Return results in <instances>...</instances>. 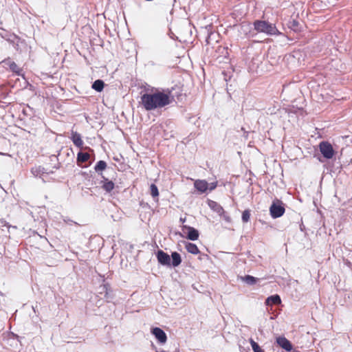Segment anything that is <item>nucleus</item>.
Masks as SVG:
<instances>
[{"label":"nucleus","mask_w":352,"mask_h":352,"mask_svg":"<svg viewBox=\"0 0 352 352\" xmlns=\"http://www.w3.org/2000/svg\"><path fill=\"white\" fill-rule=\"evenodd\" d=\"M104 83L102 80H96L92 85V88L100 92L102 91L104 88Z\"/></svg>","instance_id":"16"},{"label":"nucleus","mask_w":352,"mask_h":352,"mask_svg":"<svg viewBox=\"0 0 352 352\" xmlns=\"http://www.w3.org/2000/svg\"><path fill=\"white\" fill-rule=\"evenodd\" d=\"M242 278L243 280L248 285H254L258 281V278L250 275L245 276Z\"/></svg>","instance_id":"17"},{"label":"nucleus","mask_w":352,"mask_h":352,"mask_svg":"<svg viewBox=\"0 0 352 352\" xmlns=\"http://www.w3.org/2000/svg\"><path fill=\"white\" fill-rule=\"evenodd\" d=\"M223 217V219H225V221H226L227 222H230L231 221V218L229 215L225 214V212L223 214H222Z\"/></svg>","instance_id":"25"},{"label":"nucleus","mask_w":352,"mask_h":352,"mask_svg":"<svg viewBox=\"0 0 352 352\" xmlns=\"http://www.w3.org/2000/svg\"><path fill=\"white\" fill-rule=\"evenodd\" d=\"M280 303H281L280 298L277 294L268 297L265 300V304L267 306H272L273 305H279Z\"/></svg>","instance_id":"11"},{"label":"nucleus","mask_w":352,"mask_h":352,"mask_svg":"<svg viewBox=\"0 0 352 352\" xmlns=\"http://www.w3.org/2000/svg\"><path fill=\"white\" fill-rule=\"evenodd\" d=\"M71 139L75 146L78 148L82 147L83 141L82 140L81 136L79 133L76 131H72Z\"/></svg>","instance_id":"9"},{"label":"nucleus","mask_w":352,"mask_h":352,"mask_svg":"<svg viewBox=\"0 0 352 352\" xmlns=\"http://www.w3.org/2000/svg\"><path fill=\"white\" fill-rule=\"evenodd\" d=\"M150 190H151V195L153 197H158V195H159L158 189H157V187L155 184H153L151 185Z\"/></svg>","instance_id":"21"},{"label":"nucleus","mask_w":352,"mask_h":352,"mask_svg":"<svg viewBox=\"0 0 352 352\" xmlns=\"http://www.w3.org/2000/svg\"><path fill=\"white\" fill-rule=\"evenodd\" d=\"M208 206L212 210L218 213L219 215H222V214L224 213L223 208L216 201H209Z\"/></svg>","instance_id":"10"},{"label":"nucleus","mask_w":352,"mask_h":352,"mask_svg":"<svg viewBox=\"0 0 352 352\" xmlns=\"http://www.w3.org/2000/svg\"><path fill=\"white\" fill-rule=\"evenodd\" d=\"M172 263L170 262V266L177 267L180 265L182 262L181 256L179 253L175 252L171 254Z\"/></svg>","instance_id":"12"},{"label":"nucleus","mask_w":352,"mask_h":352,"mask_svg":"<svg viewBox=\"0 0 352 352\" xmlns=\"http://www.w3.org/2000/svg\"><path fill=\"white\" fill-rule=\"evenodd\" d=\"M250 217V211L248 210H244L243 214H242V220H243V221L245 222V223L249 221Z\"/></svg>","instance_id":"23"},{"label":"nucleus","mask_w":352,"mask_h":352,"mask_svg":"<svg viewBox=\"0 0 352 352\" xmlns=\"http://www.w3.org/2000/svg\"><path fill=\"white\" fill-rule=\"evenodd\" d=\"M172 101L170 92L156 90L154 92L146 93L141 96V104L147 111L162 108Z\"/></svg>","instance_id":"1"},{"label":"nucleus","mask_w":352,"mask_h":352,"mask_svg":"<svg viewBox=\"0 0 352 352\" xmlns=\"http://www.w3.org/2000/svg\"><path fill=\"white\" fill-rule=\"evenodd\" d=\"M194 186L199 192L204 193L207 191L209 184L206 180L197 179L195 181Z\"/></svg>","instance_id":"8"},{"label":"nucleus","mask_w":352,"mask_h":352,"mask_svg":"<svg viewBox=\"0 0 352 352\" xmlns=\"http://www.w3.org/2000/svg\"><path fill=\"white\" fill-rule=\"evenodd\" d=\"M276 342L277 344L287 351H291L293 349L292 344L289 340L284 336L276 338Z\"/></svg>","instance_id":"6"},{"label":"nucleus","mask_w":352,"mask_h":352,"mask_svg":"<svg viewBox=\"0 0 352 352\" xmlns=\"http://www.w3.org/2000/svg\"><path fill=\"white\" fill-rule=\"evenodd\" d=\"M270 214L273 218H278L281 217L285 212V208L282 206V203L277 200L274 201L270 208Z\"/></svg>","instance_id":"4"},{"label":"nucleus","mask_w":352,"mask_h":352,"mask_svg":"<svg viewBox=\"0 0 352 352\" xmlns=\"http://www.w3.org/2000/svg\"><path fill=\"white\" fill-rule=\"evenodd\" d=\"M89 157H90L89 154H88L87 153L80 152L78 154L77 159H78V162H85L89 160Z\"/></svg>","instance_id":"19"},{"label":"nucleus","mask_w":352,"mask_h":352,"mask_svg":"<svg viewBox=\"0 0 352 352\" xmlns=\"http://www.w3.org/2000/svg\"><path fill=\"white\" fill-rule=\"evenodd\" d=\"M319 150L323 157L327 160H331L336 154L333 146L328 142L323 141L319 144Z\"/></svg>","instance_id":"3"},{"label":"nucleus","mask_w":352,"mask_h":352,"mask_svg":"<svg viewBox=\"0 0 352 352\" xmlns=\"http://www.w3.org/2000/svg\"><path fill=\"white\" fill-rule=\"evenodd\" d=\"M254 26L257 32L265 33L268 35H278L280 34L274 24L265 21H256L254 23Z\"/></svg>","instance_id":"2"},{"label":"nucleus","mask_w":352,"mask_h":352,"mask_svg":"<svg viewBox=\"0 0 352 352\" xmlns=\"http://www.w3.org/2000/svg\"><path fill=\"white\" fill-rule=\"evenodd\" d=\"M156 256L158 262L166 266H170V256L162 250H158Z\"/></svg>","instance_id":"5"},{"label":"nucleus","mask_w":352,"mask_h":352,"mask_svg":"<svg viewBox=\"0 0 352 352\" xmlns=\"http://www.w3.org/2000/svg\"><path fill=\"white\" fill-rule=\"evenodd\" d=\"M152 334L162 344H164L167 340V336L165 332L159 327H155L151 329Z\"/></svg>","instance_id":"7"},{"label":"nucleus","mask_w":352,"mask_h":352,"mask_svg":"<svg viewBox=\"0 0 352 352\" xmlns=\"http://www.w3.org/2000/svg\"><path fill=\"white\" fill-rule=\"evenodd\" d=\"M10 68L12 72L16 73L17 74H20L21 69L19 67V66L14 62H12L10 64Z\"/></svg>","instance_id":"22"},{"label":"nucleus","mask_w":352,"mask_h":352,"mask_svg":"<svg viewBox=\"0 0 352 352\" xmlns=\"http://www.w3.org/2000/svg\"><path fill=\"white\" fill-rule=\"evenodd\" d=\"M185 247L187 251L192 254H197L199 252L197 246L194 243H187Z\"/></svg>","instance_id":"14"},{"label":"nucleus","mask_w":352,"mask_h":352,"mask_svg":"<svg viewBox=\"0 0 352 352\" xmlns=\"http://www.w3.org/2000/svg\"><path fill=\"white\" fill-rule=\"evenodd\" d=\"M113 188H114V184L111 181H109L107 179H104L102 188L105 191L109 192L113 189Z\"/></svg>","instance_id":"15"},{"label":"nucleus","mask_w":352,"mask_h":352,"mask_svg":"<svg viewBox=\"0 0 352 352\" xmlns=\"http://www.w3.org/2000/svg\"><path fill=\"white\" fill-rule=\"evenodd\" d=\"M216 187H217V183L212 182V183L209 184L208 190H209L210 191H212L214 189H215Z\"/></svg>","instance_id":"24"},{"label":"nucleus","mask_w":352,"mask_h":352,"mask_svg":"<svg viewBox=\"0 0 352 352\" xmlns=\"http://www.w3.org/2000/svg\"><path fill=\"white\" fill-rule=\"evenodd\" d=\"M250 343L254 352H265L253 339H250Z\"/></svg>","instance_id":"18"},{"label":"nucleus","mask_w":352,"mask_h":352,"mask_svg":"<svg viewBox=\"0 0 352 352\" xmlns=\"http://www.w3.org/2000/svg\"><path fill=\"white\" fill-rule=\"evenodd\" d=\"M106 167H107L106 162L104 161L100 160L96 164V165L95 166V170H96V171L103 170L106 168Z\"/></svg>","instance_id":"20"},{"label":"nucleus","mask_w":352,"mask_h":352,"mask_svg":"<svg viewBox=\"0 0 352 352\" xmlns=\"http://www.w3.org/2000/svg\"><path fill=\"white\" fill-rule=\"evenodd\" d=\"M199 237V232L193 228H188V239L192 241H195Z\"/></svg>","instance_id":"13"}]
</instances>
